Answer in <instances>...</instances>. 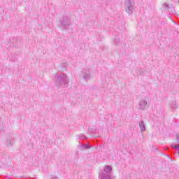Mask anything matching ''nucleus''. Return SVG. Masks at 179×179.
<instances>
[{"instance_id": "nucleus-15", "label": "nucleus", "mask_w": 179, "mask_h": 179, "mask_svg": "<svg viewBox=\"0 0 179 179\" xmlns=\"http://www.w3.org/2000/svg\"><path fill=\"white\" fill-rule=\"evenodd\" d=\"M164 9H169V4L167 3L164 4Z\"/></svg>"}, {"instance_id": "nucleus-7", "label": "nucleus", "mask_w": 179, "mask_h": 179, "mask_svg": "<svg viewBox=\"0 0 179 179\" xmlns=\"http://www.w3.org/2000/svg\"><path fill=\"white\" fill-rule=\"evenodd\" d=\"M138 127L141 132H145V131H146V126L145 125V122H143V120H141L138 122Z\"/></svg>"}, {"instance_id": "nucleus-16", "label": "nucleus", "mask_w": 179, "mask_h": 179, "mask_svg": "<svg viewBox=\"0 0 179 179\" xmlns=\"http://www.w3.org/2000/svg\"><path fill=\"white\" fill-rule=\"evenodd\" d=\"M176 142L179 143V134H176Z\"/></svg>"}, {"instance_id": "nucleus-2", "label": "nucleus", "mask_w": 179, "mask_h": 179, "mask_svg": "<svg viewBox=\"0 0 179 179\" xmlns=\"http://www.w3.org/2000/svg\"><path fill=\"white\" fill-rule=\"evenodd\" d=\"M59 23L61 27H62L64 30H68V28L71 26V24H72L71 17L68 16H63V17L60 19Z\"/></svg>"}, {"instance_id": "nucleus-11", "label": "nucleus", "mask_w": 179, "mask_h": 179, "mask_svg": "<svg viewBox=\"0 0 179 179\" xmlns=\"http://www.w3.org/2000/svg\"><path fill=\"white\" fill-rule=\"evenodd\" d=\"M80 148H81L82 150H86V149H90V145H89L87 144H84V145H81Z\"/></svg>"}, {"instance_id": "nucleus-14", "label": "nucleus", "mask_w": 179, "mask_h": 179, "mask_svg": "<svg viewBox=\"0 0 179 179\" xmlns=\"http://www.w3.org/2000/svg\"><path fill=\"white\" fill-rule=\"evenodd\" d=\"M172 149H179V144L178 145H175L174 143L171 145Z\"/></svg>"}, {"instance_id": "nucleus-3", "label": "nucleus", "mask_w": 179, "mask_h": 179, "mask_svg": "<svg viewBox=\"0 0 179 179\" xmlns=\"http://www.w3.org/2000/svg\"><path fill=\"white\" fill-rule=\"evenodd\" d=\"M150 104V99H149V96H145L144 98H142L138 103L139 106V110H145L148 107H149V105Z\"/></svg>"}, {"instance_id": "nucleus-10", "label": "nucleus", "mask_w": 179, "mask_h": 179, "mask_svg": "<svg viewBox=\"0 0 179 179\" xmlns=\"http://www.w3.org/2000/svg\"><path fill=\"white\" fill-rule=\"evenodd\" d=\"M77 139H87L86 136L83 134H80L76 136Z\"/></svg>"}, {"instance_id": "nucleus-13", "label": "nucleus", "mask_w": 179, "mask_h": 179, "mask_svg": "<svg viewBox=\"0 0 179 179\" xmlns=\"http://www.w3.org/2000/svg\"><path fill=\"white\" fill-rule=\"evenodd\" d=\"M114 43L115 44L117 45V44H118V43H120V38H118V36H116L114 39Z\"/></svg>"}, {"instance_id": "nucleus-17", "label": "nucleus", "mask_w": 179, "mask_h": 179, "mask_svg": "<svg viewBox=\"0 0 179 179\" xmlns=\"http://www.w3.org/2000/svg\"><path fill=\"white\" fill-rule=\"evenodd\" d=\"M51 179H58V176L52 175Z\"/></svg>"}, {"instance_id": "nucleus-1", "label": "nucleus", "mask_w": 179, "mask_h": 179, "mask_svg": "<svg viewBox=\"0 0 179 179\" xmlns=\"http://www.w3.org/2000/svg\"><path fill=\"white\" fill-rule=\"evenodd\" d=\"M69 80L66 74H58L55 76V85L59 87H68Z\"/></svg>"}, {"instance_id": "nucleus-8", "label": "nucleus", "mask_w": 179, "mask_h": 179, "mask_svg": "<svg viewBox=\"0 0 179 179\" xmlns=\"http://www.w3.org/2000/svg\"><path fill=\"white\" fill-rule=\"evenodd\" d=\"M103 170H104V171H102L103 173H105V174H110V173H111V171H113V168L110 165H106L104 167Z\"/></svg>"}, {"instance_id": "nucleus-9", "label": "nucleus", "mask_w": 179, "mask_h": 179, "mask_svg": "<svg viewBox=\"0 0 179 179\" xmlns=\"http://www.w3.org/2000/svg\"><path fill=\"white\" fill-rule=\"evenodd\" d=\"M5 145L7 146V148H10L11 146L13 145V143H12L11 137H9L6 140Z\"/></svg>"}, {"instance_id": "nucleus-12", "label": "nucleus", "mask_w": 179, "mask_h": 179, "mask_svg": "<svg viewBox=\"0 0 179 179\" xmlns=\"http://www.w3.org/2000/svg\"><path fill=\"white\" fill-rule=\"evenodd\" d=\"M171 108L172 110H176V108H178V106H177V103L176 101H173L171 104Z\"/></svg>"}, {"instance_id": "nucleus-19", "label": "nucleus", "mask_w": 179, "mask_h": 179, "mask_svg": "<svg viewBox=\"0 0 179 179\" xmlns=\"http://www.w3.org/2000/svg\"><path fill=\"white\" fill-rule=\"evenodd\" d=\"M178 154H179V151H178Z\"/></svg>"}, {"instance_id": "nucleus-5", "label": "nucleus", "mask_w": 179, "mask_h": 179, "mask_svg": "<svg viewBox=\"0 0 179 179\" xmlns=\"http://www.w3.org/2000/svg\"><path fill=\"white\" fill-rule=\"evenodd\" d=\"M81 78H83L84 80H90V78H92V76L90 75V71L89 69L86 70L84 69L80 73Z\"/></svg>"}, {"instance_id": "nucleus-6", "label": "nucleus", "mask_w": 179, "mask_h": 179, "mask_svg": "<svg viewBox=\"0 0 179 179\" xmlns=\"http://www.w3.org/2000/svg\"><path fill=\"white\" fill-rule=\"evenodd\" d=\"M99 179H111V176L104 172H100L99 175Z\"/></svg>"}, {"instance_id": "nucleus-4", "label": "nucleus", "mask_w": 179, "mask_h": 179, "mask_svg": "<svg viewBox=\"0 0 179 179\" xmlns=\"http://www.w3.org/2000/svg\"><path fill=\"white\" fill-rule=\"evenodd\" d=\"M135 3L132 0H127L125 2L124 6L126 8V12L128 13V15H132V13L134 12V6Z\"/></svg>"}, {"instance_id": "nucleus-18", "label": "nucleus", "mask_w": 179, "mask_h": 179, "mask_svg": "<svg viewBox=\"0 0 179 179\" xmlns=\"http://www.w3.org/2000/svg\"><path fill=\"white\" fill-rule=\"evenodd\" d=\"M143 73H140V75H143Z\"/></svg>"}]
</instances>
